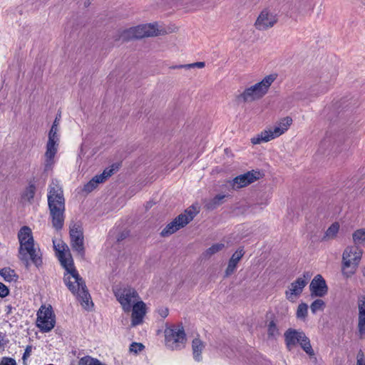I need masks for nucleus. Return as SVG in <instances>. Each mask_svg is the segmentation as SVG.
<instances>
[{
	"mask_svg": "<svg viewBox=\"0 0 365 365\" xmlns=\"http://www.w3.org/2000/svg\"><path fill=\"white\" fill-rule=\"evenodd\" d=\"M53 249L61 265L65 269L64 282L68 289L75 295L81 302L82 307L89 309L93 303L83 279L80 277L76 269L73 261L68 246L61 238L53 240Z\"/></svg>",
	"mask_w": 365,
	"mask_h": 365,
	"instance_id": "nucleus-1",
	"label": "nucleus"
},
{
	"mask_svg": "<svg viewBox=\"0 0 365 365\" xmlns=\"http://www.w3.org/2000/svg\"><path fill=\"white\" fill-rule=\"evenodd\" d=\"M19 248L18 257L26 266L30 262L36 266L41 264L40 250L35 245L31 229L24 226L21 228L18 234Z\"/></svg>",
	"mask_w": 365,
	"mask_h": 365,
	"instance_id": "nucleus-2",
	"label": "nucleus"
},
{
	"mask_svg": "<svg viewBox=\"0 0 365 365\" xmlns=\"http://www.w3.org/2000/svg\"><path fill=\"white\" fill-rule=\"evenodd\" d=\"M48 205L53 227L58 231L64 223L65 199L58 183L52 182L48 187Z\"/></svg>",
	"mask_w": 365,
	"mask_h": 365,
	"instance_id": "nucleus-3",
	"label": "nucleus"
},
{
	"mask_svg": "<svg viewBox=\"0 0 365 365\" xmlns=\"http://www.w3.org/2000/svg\"><path fill=\"white\" fill-rule=\"evenodd\" d=\"M277 73H272L253 84L247 86L235 96L240 103H250L263 98L268 93L272 83L277 80Z\"/></svg>",
	"mask_w": 365,
	"mask_h": 365,
	"instance_id": "nucleus-4",
	"label": "nucleus"
},
{
	"mask_svg": "<svg viewBox=\"0 0 365 365\" xmlns=\"http://www.w3.org/2000/svg\"><path fill=\"white\" fill-rule=\"evenodd\" d=\"M293 123V119L290 116H285L279 119L273 125L267 127L251 139V143L254 145L272 141L286 133Z\"/></svg>",
	"mask_w": 365,
	"mask_h": 365,
	"instance_id": "nucleus-5",
	"label": "nucleus"
},
{
	"mask_svg": "<svg viewBox=\"0 0 365 365\" xmlns=\"http://www.w3.org/2000/svg\"><path fill=\"white\" fill-rule=\"evenodd\" d=\"M200 210V206L197 203L188 207L183 212L165 226L160 232V235L165 237L177 232L189 224L199 213Z\"/></svg>",
	"mask_w": 365,
	"mask_h": 365,
	"instance_id": "nucleus-6",
	"label": "nucleus"
},
{
	"mask_svg": "<svg viewBox=\"0 0 365 365\" xmlns=\"http://www.w3.org/2000/svg\"><path fill=\"white\" fill-rule=\"evenodd\" d=\"M163 26L158 22H153L138 25L124 31V38H141L145 37H154L165 34Z\"/></svg>",
	"mask_w": 365,
	"mask_h": 365,
	"instance_id": "nucleus-7",
	"label": "nucleus"
},
{
	"mask_svg": "<svg viewBox=\"0 0 365 365\" xmlns=\"http://www.w3.org/2000/svg\"><path fill=\"white\" fill-rule=\"evenodd\" d=\"M284 336L285 344L289 350H292L297 344H299L307 354L309 356L314 355L309 339L303 331L294 329H288L284 332Z\"/></svg>",
	"mask_w": 365,
	"mask_h": 365,
	"instance_id": "nucleus-8",
	"label": "nucleus"
},
{
	"mask_svg": "<svg viewBox=\"0 0 365 365\" xmlns=\"http://www.w3.org/2000/svg\"><path fill=\"white\" fill-rule=\"evenodd\" d=\"M278 21V12L273 8L266 7L259 12L253 26L257 31H266L275 26Z\"/></svg>",
	"mask_w": 365,
	"mask_h": 365,
	"instance_id": "nucleus-9",
	"label": "nucleus"
},
{
	"mask_svg": "<svg viewBox=\"0 0 365 365\" xmlns=\"http://www.w3.org/2000/svg\"><path fill=\"white\" fill-rule=\"evenodd\" d=\"M362 254V250L356 245L346 248L344 251V277H349L356 272Z\"/></svg>",
	"mask_w": 365,
	"mask_h": 365,
	"instance_id": "nucleus-10",
	"label": "nucleus"
},
{
	"mask_svg": "<svg viewBox=\"0 0 365 365\" xmlns=\"http://www.w3.org/2000/svg\"><path fill=\"white\" fill-rule=\"evenodd\" d=\"M165 344L171 349H178L186 342V334L182 324H173L165 330Z\"/></svg>",
	"mask_w": 365,
	"mask_h": 365,
	"instance_id": "nucleus-11",
	"label": "nucleus"
},
{
	"mask_svg": "<svg viewBox=\"0 0 365 365\" xmlns=\"http://www.w3.org/2000/svg\"><path fill=\"white\" fill-rule=\"evenodd\" d=\"M57 121L55 120L48 133V140L46 144V150L44 155V163L46 168L54 164V158L58 151L59 135Z\"/></svg>",
	"mask_w": 365,
	"mask_h": 365,
	"instance_id": "nucleus-12",
	"label": "nucleus"
},
{
	"mask_svg": "<svg viewBox=\"0 0 365 365\" xmlns=\"http://www.w3.org/2000/svg\"><path fill=\"white\" fill-rule=\"evenodd\" d=\"M115 296L122 309L125 312H130L131 307L135 303L141 300L137 292L130 287L118 289L115 292Z\"/></svg>",
	"mask_w": 365,
	"mask_h": 365,
	"instance_id": "nucleus-13",
	"label": "nucleus"
},
{
	"mask_svg": "<svg viewBox=\"0 0 365 365\" xmlns=\"http://www.w3.org/2000/svg\"><path fill=\"white\" fill-rule=\"evenodd\" d=\"M36 326L44 332L50 331L55 326V317L51 306H41L37 313Z\"/></svg>",
	"mask_w": 365,
	"mask_h": 365,
	"instance_id": "nucleus-14",
	"label": "nucleus"
},
{
	"mask_svg": "<svg viewBox=\"0 0 365 365\" xmlns=\"http://www.w3.org/2000/svg\"><path fill=\"white\" fill-rule=\"evenodd\" d=\"M309 279V274H304L292 282L287 288L284 295L291 302H294L301 296Z\"/></svg>",
	"mask_w": 365,
	"mask_h": 365,
	"instance_id": "nucleus-15",
	"label": "nucleus"
},
{
	"mask_svg": "<svg viewBox=\"0 0 365 365\" xmlns=\"http://www.w3.org/2000/svg\"><path fill=\"white\" fill-rule=\"evenodd\" d=\"M260 173L255 170L247 172L235 178L231 182L233 189L237 190L255 182L260 178Z\"/></svg>",
	"mask_w": 365,
	"mask_h": 365,
	"instance_id": "nucleus-16",
	"label": "nucleus"
},
{
	"mask_svg": "<svg viewBox=\"0 0 365 365\" xmlns=\"http://www.w3.org/2000/svg\"><path fill=\"white\" fill-rule=\"evenodd\" d=\"M357 333L360 339H365V295L361 294L357 298Z\"/></svg>",
	"mask_w": 365,
	"mask_h": 365,
	"instance_id": "nucleus-17",
	"label": "nucleus"
},
{
	"mask_svg": "<svg viewBox=\"0 0 365 365\" xmlns=\"http://www.w3.org/2000/svg\"><path fill=\"white\" fill-rule=\"evenodd\" d=\"M130 326L136 327L143 322L144 317L147 312V305L142 300L135 302L131 307Z\"/></svg>",
	"mask_w": 365,
	"mask_h": 365,
	"instance_id": "nucleus-18",
	"label": "nucleus"
},
{
	"mask_svg": "<svg viewBox=\"0 0 365 365\" xmlns=\"http://www.w3.org/2000/svg\"><path fill=\"white\" fill-rule=\"evenodd\" d=\"M118 168V165H112L110 168L105 169L101 175L93 177L90 182L85 185V190L87 192L93 190L98 184L103 183L110 177L114 172L117 170Z\"/></svg>",
	"mask_w": 365,
	"mask_h": 365,
	"instance_id": "nucleus-19",
	"label": "nucleus"
},
{
	"mask_svg": "<svg viewBox=\"0 0 365 365\" xmlns=\"http://www.w3.org/2000/svg\"><path fill=\"white\" fill-rule=\"evenodd\" d=\"M309 289L312 296L322 297L328 291V288L324 278L320 275L317 274L312 280Z\"/></svg>",
	"mask_w": 365,
	"mask_h": 365,
	"instance_id": "nucleus-20",
	"label": "nucleus"
},
{
	"mask_svg": "<svg viewBox=\"0 0 365 365\" xmlns=\"http://www.w3.org/2000/svg\"><path fill=\"white\" fill-rule=\"evenodd\" d=\"M70 236L73 248L81 252L83 248V237L81 226L76 223L70 225Z\"/></svg>",
	"mask_w": 365,
	"mask_h": 365,
	"instance_id": "nucleus-21",
	"label": "nucleus"
},
{
	"mask_svg": "<svg viewBox=\"0 0 365 365\" xmlns=\"http://www.w3.org/2000/svg\"><path fill=\"white\" fill-rule=\"evenodd\" d=\"M244 254L245 252L242 249H238L232 254L225 269V277H229L235 272L237 264L244 256Z\"/></svg>",
	"mask_w": 365,
	"mask_h": 365,
	"instance_id": "nucleus-22",
	"label": "nucleus"
},
{
	"mask_svg": "<svg viewBox=\"0 0 365 365\" xmlns=\"http://www.w3.org/2000/svg\"><path fill=\"white\" fill-rule=\"evenodd\" d=\"M205 348V343L199 338H195L192 341V356L195 361L202 360V353Z\"/></svg>",
	"mask_w": 365,
	"mask_h": 365,
	"instance_id": "nucleus-23",
	"label": "nucleus"
},
{
	"mask_svg": "<svg viewBox=\"0 0 365 365\" xmlns=\"http://www.w3.org/2000/svg\"><path fill=\"white\" fill-rule=\"evenodd\" d=\"M267 334L269 340H277L280 336L279 329L274 319L267 324Z\"/></svg>",
	"mask_w": 365,
	"mask_h": 365,
	"instance_id": "nucleus-24",
	"label": "nucleus"
},
{
	"mask_svg": "<svg viewBox=\"0 0 365 365\" xmlns=\"http://www.w3.org/2000/svg\"><path fill=\"white\" fill-rule=\"evenodd\" d=\"M340 229V224L339 222L332 223L326 230L323 237V241H329L334 240L339 232Z\"/></svg>",
	"mask_w": 365,
	"mask_h": 365,
	"instance_id": "nucleus-25",
	"label": "nucleus"
},
{
	"mask_svg": "<svg viewBox=\"0 0 365 365\" xmlns=\"http://www.w3.org/2000/svg\"><path fill=\"white\" fill-rule=\"evenodd\" d=\"M308 304L300 302L296 309V318L301 322H306L308 317Z\"/></svg>",
	"mask_w": 365,
	"mask_h": 365,
	"instance_id": "nucleus-26",
	"label": "nucleus"
},
{
	"mask_svg": "<svg viewBox=\"0 0 365 365\" xmlns=\"http://www.w3.org/2000/svg\"><path fill=\"white\" fill-rule=\"evenodd\" d=\"M225 248V244L223 242H220L212 245L203 253L206 257H210L212 255L221 252Z\"/></svg>",
	"mask_w": 365,
	"mask_h": 365,
	"instance_id": "nucleus-27",
	"label": "nucleus"
},
{
	"mask_svg": "<svg viewBox=\"0 0 365 365\" xmlns=\"http://www.w3.org/2000/svg\"><path fill=\"white\" fill-rule=\"evenodd\" d=\"M353 241L355 245L365 246V229H359L352 234Z\"/></svg>",
	"mask_w": 365,
	"mask_h": 365,
	"instance_id": "nucleus-28",
	"label": "nucleus"
},
{
	"mask_svg": "<svg viewBox=\"0 0 365 365\" xmlns=\"http://www.w3.org/2000/svg\"><path fill=\"white\" fill-rule=\"evenodd\" d=\"M78 365H107L97 359L87 356H84L78 361Z\"/></svg>",
	"mask_w": 365,
	"mask_h": 365,
	"instance_id": "nucleus-29",
	"label": "nucleus"
},
{
	"mask_svg": "<svg viewBox=\"0 0 365 365\" xmlns=\"http://www.w3.org/2000/svg\"><path fill=\"white\" fill-rule=\"evenodd\" d=\"M325 308V302L320 299L314 300L310 305L311 311L313 314L319 311H323Z\"/></svg>",
	"mask_w": 365,
	"mask_h": 365,
	"instance_id": "nucleus-30",
	"label": "nucleus"
},
{
	"mask_svg": "<svg viewBox=\"0 0 365 365\" xmlns=\"http://www.w3.org/2000/svg\"><path fill=\"white\" fill-rule=\"evenodd\" d=\"M35 195V187L34 186H29L26 188L22 194V199L25 202H30L34 198Z\"/></svg>",
	"mask_w": 365,
	"mask_h": 365,
	"instance_id": "nucleus-31",
	"label": "nucleus"
},
{
	"mask_svg": "<svg viewBox=\"0 0 365 365\" xmlns=\"http://www.w3.org/2000/svg\"><path fill=\"white\" fill-rule=\"evenodd\" d=\"M225 197V195H216L212 201L207 204V208L208 209H213L216 206L219 205L220 204V201H222Z\"/></svg>",
	"mask_w": 365,
	"mask_h": 365,
	"instance_id": "nucleus-32",
	"label": "nucleus"
},
{
	"mask_svg": "<svg viewBox=\"0 0 365 365\" xmlns=\"http://www.w3.org/2000/svg\"><path fill=\"white\" fill-rule=\"evenodd\" d=\"M1 275L7 281H11L14 274V271L10 269H3L0 271Z\"/></svg>",
	"mask_w": 365,
	"mask_h": 365,
	"instance_id": "nucleus-33",
	"label": "nucleus"
},
{
	"mask_svg": "<svg viewBox=\"0 0 365 365\" xmlns=\"http://www.w3.org/2000/svg\"><path fill=\"white\" fill-rule=\"evenodd\" d=\"M143 345L140 343H133L130 346V351L137 354L138 351H140L143 349Z\"/></svg>",
	"mask_w": 365,
	"mask_h": 365,
	"instance_id": "nucleus-34",
	"label": "nucleus"
},
{
	"mask_svg": "<svg viewBox=\"0 0 365 365\" xmlns=\"http://www.w3.org/2000/svg\"><path fill=\"white\" fill-rule=\"evenodd\" d=\"M356 365H365V356L361 350H360L357 354Z\"/></svg>",
	"mask_w": 365,
	"mask_h": 365,
	"instance_id": "nucleus-35",
	"label": "nucleus"
},
{
	"mask_svg": "<svg viewBox=\"0 0 365 365\" xmlns=\"http://www.w3.org/2000/svg\"><path fill=\"white\" fill-rule=\"evenodd\" d=\"M0 365H16V361L11 358L4 357L0 361Z\"/></svg>",
	"mask_w": 365,
	"mask_h": 365,
	"instance_id": "nucleus-36",
	"label": "nucleus"
},
{
	"mask_svg": "<svg viewBox=\"0 0 365 365\" xmlns=\"http://www.w3.org/2000/svg\"><path fill=\"white\" fill-rule=\"evenodd\" d=\"M158 313L162 318H165L169 314V310L167 307H160L158 309Z\"/></svg>",
	"mask_w": 365,
	"mask_h": 365,
	"instance_id": "nucleus-37",
	"label": "nucleus"
},
{
	"mask_svg": "<svg viewBox=\"0 0 365 365\" xmlns=\"http://www.w3.org/2000/svg\"><path fill=\"white\" fill-rule=\"evenodd\" d=\"M9 294V289L7 287L0 282V297H4Z\"/></svg>",
	"mask_w": 365,
	"mask_h": 365,
	"instance_id": "nucleus-38",
	"label": "nucleus"
},
{
	"mask_svg": "<svg viewBox=\"0 0 365 365\" xmlns=\"http://www.w3.org/2000/svg\"><path fill=\"white\" fill-rule=\"evenodd\" d=\"M186 66H187L188 68H202L205 67V63L204 62H196L194 63L188 64Z\"/></svg>",
	"mask_w": 365,
	"mask_h": 365,
	"instance_id": "nucleus-39",
	"label": "nucleus"
},
{
	"mask_svg": "<svg viewBox=\"0 0 365 365\" xmlns=\"http://www.w3.org/2000/svg\"><path fill=\"white\" fill-rule=\"evenodd\" d=\"M7 343V340L5 338V335L0 332V348L4 346Z\"/></svg>",
	"mask_w": 365,
	"mask_h": 365,
	"instance_id": "nucleus-40",
	"label": "nucleus"
},
{
	"mask_svg": "<svg viewBox=\"0 0 365 365\" xmlns=\"http://www.w3.org/2000/svg\"><path fill=\"white\" fill-rule=\"evenodd\" d=\"M336 104H339V108L340 107V101H339L337 102L332 101L331 104L330 106L331 108L334 109L336 106Z\"/></svg>",
	"mask_w": 365,
	"mask_h": 365,
	"instance_id": "nucleus-41",
	"label": "nucleus"
},
{
	"mask_svg": "<svg viewBox=\"0 0 365 365\" xmlns=\"http://www.w3.org/2000/svg\"><path fill=\"white\" fill-rule=\"evenodd\" d=\"M31 351V348H27L26 350V353L25 354H29V352ZM26 355H24V357H25Z\"/></svg>",
	"mask_w": 365,
	"mask_h": 365,
	"instance_id": "nucleus-42",
	"label": "nucleus"
},
{
	"mask_svg": "<svg viewBox=\"0 0 365 365\" xmlns=\"http://www.w3.org/2000/svg\"><path fill=\"white\" fill-rule=\"evenodd\" d=\"M364 275H365V272H364Z\"/></svg>",
	"mask_w": 365,
	"mask_h": 365,
	"instance_id": "nucleus-43",
	"label": "nucleus"
},
{
	"mask_svg": "<svg viewBox=\"0 0 365 365\" xmlns=\"http://www.w3.org/2000/svg\"><path fill=\"white\" fill-rule=\"evenodd\" d=\"M364 275H365V272H364Z\"/></svg>",
	"mask_w": 365,
	"mask_h": 365,
	"instance_id": "nucleus-44",
	"label": "nucleus"
}]
</instances>
